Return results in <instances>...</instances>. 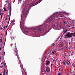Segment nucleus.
I'll use <instances>...</instances> for the list:
<instances>
[{
	"instance_id": "obj_38",
	"label": "nucleus",
	"mask_w": 75,
	"mask_h": 75,
	"mask_svg": "<svg viewBox=\"0 0 75 75\" xmlns=\"http://www.w3.org/2000/svg\"><path fill=\"white\" fill-rule=\"evenodd\" d=\"M49 57L50 58L51 57V56H50V55H49Z\"/></svg>"
},
{
	"instance_id": "obj_26",
	"label": "nucleus",
	"mask_w": 75,
	"mask_h": 75,
	"mask_svg": "<svg viewBox=\"0 0 75 75\" xmlns=\"http://www.w3.org/2000/svg\"><path fill=\"white\" fill-rule=\"evenodd\" d=\"M62 75V74H61L60 73H59L58 74H57V75Z\"/></svg>"
},
{
	"instance_id": "obj_42",
	"label": "nucleus",
	"mask_w": 75,
	"mask_h": 75,
	"mask_svg": "<svg viewBox=\"0 0 75 75\" xmlns=\"http://www.w3.org/2000/svg\"><path fill=\"white\" fill-rule=\"evenodd\" d=\"M0 75H3V74H0Z\"/></svg>"
},
{
	"instance_id": "obj_2",
	"label": "nucleus",
	"mask_w": 75,
	"mask_h": 75,
	"mask_svg": "<svg viewBox=\"0 0 75 75\" xmlns=\"http://www.w3.org/2000/svg\"><path fill=\"white\" fill-rule=\"evenodd\" d=\"M28 13V9L27 8H25V6H23V12L22 13L20 24L23 25L24 24V21H25V18H27Z\"/></svg>"
},
{
	"instance_id": "obj_34",
	"label": "nucleus",
	"mask_w": 75,
	"mask_h": 75,
	"mask_svg": "<svg viewBox=\"0 0 75 75\" xmlns=\"http://www.w3.org/2000/svg\"><path fill=\"white\" fill-rule=\"evenodd\" d=\"M2 25H3V21L2 22Z\"/></svg>"
},
{
	"instance_id": "obj_46",
	"label": "nucleus",
	"mask_w": 75,
	"mask_h": 75,
	"mask_svg": "<svg viewBox=\"0 0 75 75\" xmlns=\"http://www.w3.org/2000/svg\"><path fill=\"white\" fill-rule=\"evenodd\" d=\"M52 66H51V68H52Z\"/></svg>"
},
{
	"instance_id": "obj_48",
	"label": "nucleus",
	"mask_w": 75,
	"mask_h": 75,
	"mask_svg": "<svg viewBox=\"0 0 75 75\" xmlns=\"http://www.w3.org/2000/svg\"><path fill=\"white\" fill-rule=\"evenodd\" d=\"M1 14V13H0V15Z\"/></svg>"
},
{
	"instance_id": "obj_3",
	"label": "nucleus",
	"mask_w": 75,
	"mask_h": 75,
	"mask_svg": "<svg viewBox=\"0 0 75 75\" xmlns=\"http://www.w3.org/2000/svg\"><path fill=\"white\" fill-rule=\"evenodd\" d=\"M65 34V37L68 36L67 38H71V37H72L73 36L72 34L75 35V32L72 33H67Z\"/></svg>"
},
{
	"instance_id": "obj_39",
	"label": "nucleus",
	"mask_w": 75,
	"mask_h": 75,
	"mask_svg": "<svg viewBox=\"0 0 75 75\" xmlns=\"http://www.w3.org/2000/svg\"><path fill=\"white\" fill-rule=\"evenodd\" d=\"M26 32H27V33H28V30H27L26 31Z\"/></svg>"
},
{
	"instance_id": "obj_53",
	"label": "nucleus",
	"mask_w": 75,
	"mask_h": 75,
	"mask_svg": "<svg viewBox=\"0 0 75 75\" xmlns=\"http://www.w3.org/2000/svg\"><path fill=\"white\" fill-rule=\"evenodd\" d=\"M11 45H13V44H11Z\"/></svg>"
},
{
	"instance_id": "obj_16",
	"label": "nucleus",
	"mask_w": 75,
	"mask_h": 75,
	"mask_svg": "<svg viewBox=\"0 0 75 75\" xmlns=\"http://www.w3.org/2000/svg\"><path fill=\"white\" fill-rule=\"evenodd\" d=\"M67 31V30H64V32L63 33V34H65Z\"/></svg>"
},
{
	"instance_id": "obj_50",
	"label": "nucleus",
	"mask_w": 75,
	"mask_h": 75,
	"mask_svg": "<svg viewBox=\"0 0 75 75\" xmlns=\"http://www.w3.org/2000/svg\"><path fill=\"white\" fill-rule=\"evenodd\" d=\"M69 27H70V26H69Z\"/></svg>"
},
{
	"instance_id": "obj_37",
	"label": "nucleus",
	"mask_w": 75,
	"mask_h": 75,
	"mask_svg": "<svg viewBox=\"0 0 75 75\" xmlns=\"http://www.w3.org/2000/svg\"><path fill=\"white\" fill-rule=\"evenodd\" d=\"M66 22H65V21H64V24H65V23Z\"/></svg>"
},
{
	"instance_id": "obj_41",
	"label": "nucleus",
	"mask_w": 75,
	"mask_h": 75,
	"mask_svg": "<svg viewBox=\"0 0 75 75\" xmlns=\"http://www.w3.org/2000/svg\"><path fill=\"white\" fill-rule=\"evenodd\" d=\"M5 20H7V18L5 19Z\"/></svg>"
},
{
	"instance_id": "obj_11",
	"label": "nucleus",
	"mask_w": 75,
	"mask_h": 75,
	"mask_svg": "<svg viewBox=\"0 0 75 75\" xmlns=\"http://www.w3.org/2000/svg\"><path fill=\"white\" fill-rule=\"evenodd\" d=\"M19 63L20 66L21 67H22L23 64H21V61H20L19 60Z\"/></svg>"
},
{
	"instance_id": "obj_10",
	"label": "nucleus",
	"mask_w": 75,
	"mask_h": 75,
	"mask_svg": "<svg viewBox=\"0 0 75 75\" xmlns=\"http://www.w3.org/2000/svg\"><path fill=\"white\" fill-rule=\"evenodd\" d=\"M62 46H63V44L61 43L59 45V47H62Z\"/></svg>"
},
{
	"instance_id": "obj_9",
	"label": "nucleus",
	"mask_w": 75,
	"mask_h": 75,
	"mask_svg": "<svg viewBox=\"0 0 75 75\" xmlns=\"http://www.w3.org/2000/svg\"><path fill=\"white\" fill-rule=\"evenodd\" d=\"M32 4L31 5H30L29 6L30 7V8L33 7V6H35V5H36V4Z\"/></svg>"
},
{
	"instance_id": "obj_29",
	"label": "nucleus",
	"mask_w": 75,
	"mask_h": 75,
	"mask_svg": "<svg viewBox=\"0 0 75 75\" xmlns=\"http://www.w3.org/2000/svg\"><path fill=\"white\" fill-rule=\"evenodd\" d=\"M2 11L1 9H0V13H1V11Z\"/></svg>"
},
{
	"instance_id": "obj_5",
	"label": "nucleus",
	"mask_w": 75,
	"mask_h": 75,
	"mask_svg": "<svg viewBox=\"0 0 75 75\" xmlns=\"http://www.w3.org/2000/svg\"><path fill=\"white\" fill-rule=\"evenodd\" d=\"M32 30H36L35 31V33H38V32L37 31H42V29H41V28H32Z\"/></svg>"
},
{
	"instance_id": "obj_56",
	"label": "nucleus",
	"mask_w": 75,
	"mask_h": 75,
	"mask_svg": "<svg viewBox=\"0 0 75 75\" xmlns=\"http://www.w3.org/2000/svg\"><path fill=\"white\" fill-rule=\"evenodd\" d=\"M1 74V73L0 72V74Z\"/></svg>"
},
{
	"instance_id": "obj_35",
	"label": "nucleus",
	"mask_w": 75,
	"mask_h": 75,
	"mask_svg": "<svg viewBox=\"0 0 75 75\" xmlns=\"http://www.w3.org/2000/svg\"><path fill=\"white\" fill-rule=\"evenodd\" d=\"M1 56H0V60L1 59Z\"/></svg>"
},
{
	"instance_id": "obj_58",
	"label": "nucleus",
	"mask_w": 75,
	"mask_h": 75,
	"mask_svg": "<svg viewBox=\"0 0 75 75\" xmlns=\"http://www.w3.org/2000/svg\"><path fill=\"white\" fill-rule=\"evenodd\" d=\"M1 62V61H0V62Z\"/></svg>"
},
{
	"instance_id": "obj_28",
	"label": "nucleus",
	"mask_w": 75,
	"mask_h": 75,
	"mask_svg": "<svg viewBox=\"0 0 75 75\" xmlns=\"http://www.w3.org/2000/svg\"><path fill=\"white\" fill-rule=\"evenodd\" d=\"M4 72H6V69H4Z\"/></svg>"
},
{
	"instance_id": "obj_33",
	"label": "nucleus",
	"mask_w": 75,
	"mask_h": 75,
	"mask_svg": "<svg viewBox=\"0 0 75 75\" xmlns=\"http://www.w3.org/2000/svg\"><path fill=\"white\" fill-rule=\"evenodd\" d=\"M2 15H3V13H1V16H2Z\"/></svg>"
},
{
	"instance_id": "obj_21",
	"label": "nucleus",
	"mask_w": 75,
	"mask_h": 75,
	"mask_svg": "<svg viewBox=\"0 0 75 75\" xmlns=\"http://www.w3.org/2000/svg\"><path fill=\"white\" fill-rule=\"evenodd\" d=\"M64 72V69L62 68V73Z\"/></svg>"
},
{
	"instance_id": "obj_27",
	"label": "nucleus",
	"mask_w": 75,
	"mask_h": 75,
	"mask_svg": "<svg viewBox=\"0 0 75 75\" xmlns=\"http://www.w3.org/2000/svg\"><path fill=\"white\" fill-rule=\"evenodd\" d=\"M3 30H5V26H4V28H3Z\"/></svg>"
},
{
	"instance_id": "obj_14",
	"label": "nucleus",
	"mask_w": 75,
	"mask_h": 75,
	"mask_svg": "<svg viewBox=\"0 0 75 75\" xmlns=\"http://www.w3.org/2000/svg\"><path fill=\"white\" fill-rule=\"evenodd\" d=\"M55 52H56V50H53L52 52V53L53 54H55Z\"/></svg>"
},
{
	"instance_id": "obj_36",
	"label": "nucleus",
	"mask_w": 75,
	"mask_h": 75,
	"mask_svg": "<svg viewBox=\"0 0 75 75\" xmlns=\"http://www.w3.org/2000/svg\"><path fill=\"white\" fill-rule=\"evenodd\" d=\"M57 20H60V18H58Z\"/></svg>"
},
{
	"instance_id": "obj_51",
	"label": "nucleus",
	"mask_w": 75,
	"mask_h": 75,
	"mask_svg": "<svg viewBox=\"0 0 75 75\" xmlns=\"http://www.w3.org/2000/svg\"><path fill=\"white\" fill-rule=\"evenodd\" d=\"M41 26H42V25H41Z\"/></svg>"
},
{
	"instance_id": "obj_43",
	"label": "nucleus",
	"mask_w": 75,
	"mask_h": 75,
	"mask_svg": "<svg viewBox=\"0 0 75 75\" xmlns=\"http://www.w3.org/2000/svg\"><path fill=\"white\" fill-rule=\"evenodd\" d=\"M51 51H50V53H51Z\"/></svg>"
},
{
	"instance_id": "obj_8",
	"label": "nucleus",
	"mask_w": 75,
	"mask_h": 75,
	"mask_svg": "<svg viewBox=\"0 0 75 75\" xmlns=\"http://www.w3.org/2000/svg\"><path fill=\"white\" fill-rule=\"evenodd\" d=\"M65 62L67 65H69L70 64V62L68 60L66 61Z\"/></svg>"
},
{
	"instance_id": "obj_32",
	"label": "nucleus",
	"mask_w": 75,
	"mask_h": 75,
	"mask_svg": "<svg viewBox=\"0 0 75 75\" xmlns=\"http://www.w3.org/2000/svg\"><path fill=\"white\" fill-rule=\"evenodd\" d=\"M49 55H51V53H49Z\"/></svg>"
},
{
	"instance_id": "obj_31",
	"label": "nucleus",
	"mask_w": 75,
	"mask_h": 75,
	"mask_svg": "<svg viewBox=\"0 0 75 75\" xmlns=\"http://www.w3.org/2000/svg\"><path fill=\"white\" fill-rule=\"evenodd\" d=\"M2 29H3V28H0V30H2Z\"/></svg>"
},
{
	"instance_id": "obj_45",
	"label": "nucleus",
	"mask_w": 75,
	"mask_h": 75,
	"mask_svg": "<svg viewBox=\"0 0 75 75\" xmlns=\"http://www.w3.org/2000/svg\"><path fill=\"white\" fill-rule=\"evenodd\" d=\"M51 66H52V64H51Z\"/></svg>"
},
{
	"instance_id": "obj_18",
	"label": "nucleus",
	"mask_w": 75,
	"mask_h": 75,
	"mask_svg": "<svg viewBox=\"0 0 75 75\" xmlns=\"http://www.w3.org/2000/svg\"><path fill=\"white\" fill-rule=\"evenodd\" d=\"M1 64H3V65H4L5 66H6V64H5V63L4 62H2Z\"/></svg>"
},
{
	"instance_id": "obj_15",
	"label": "nucleus",
	"mask_w": 75,
	"mask_h": 75,
	"mask_svg": "<svg viewBox=\"0 0 75 75\" xmlns=\"http://www.w3.org/2000/svg\"><path fill=\"white\" fill-rule=\"evenodd\" d=\"M42 1V0H39V1H38V2L37 3V4H38V3H40V2H41V1Z\"/></svg>"
},
{
	"instance_id": "obj_54",
	"label": "nucleus",
	"mask_w": 75,
	"mask_h": 75,
	"mask_svg": "<svg viewBox=\"0 0 75 75\" xmlns=\"http://www.w3.org/2000/svg\"><path fill=\"white\" fill-rule=\"evenodd\" d=\"M53 61H54V59H53Z\"/></svg>"
},
{
	"instance_id": "obj_47",
	"label": "nucleus",
	"mask_w": 75,
	"mask_h": 75,
	"mask_svg": "<svg viewBox=\"0 0 75 75\" xmlns=\"http://www.w3.org/2000/svg\"><path fill=\"white\" fill-rule=\"evenodd\" d=\"M59 71H60V69H59Z\"/></svg>"
},
{
	"instance_id": "obj_23",
	"label": "nucleus",
	"mask_w": 75,
	"mask_h": 75,
	"mask_svg": "<svg viewBox=\"0 0 75 75\" xmlns=\"http://www.w3.org/2000/svg\"><path fill=\"white\" fill-rule=\"evenodd\" d=\"M5 74H6V72L4 71V72L3 73V75H5Z\"/></svg>"
},
{
	"instance_id": "obj_7",
	"label": "nucleus",
	"mask_w": 75,
	"mask_h": 75,
	"mask_svg": "<svg viewBox=\"0 0 75 75\" xmlns=\"http://www.w3.org/2000/svg\"><path fill=\"white\" fill-rule=\"evenodd\" d=\"M46 71L47 73H50V69L48 67H46Z\"/></svg>"
},
{
	"instance_id": "obj_20",
	"label": "nucleus",
	"mask_w": 75,
	"mask_h": 75,
	"mask_svg": "<svg viewBox=\"0 0 75 75\" xmlns=\"http://www.w3.org/2000/svg\"><path fill=\"white\" fill-rule=\"evenodd\" d=\"M62 63L63 64H64L65 65H66V64H65V62L63 61L62 62Z\"/></svg>"
},
{
	"instance_id": "obj_25",
	"label": "nucleus",
	"mask_w": 75,
	"mask_h": 75,
	"mask_svg": "<svg viewBox=\"0 0 75 75\" xmlns=\"http://www.w3.org/2000/svg\"><path fill=\"white\" fill-rule=\"evenodd\" d=\"M0 42H2V39H1L0 40Z\"/></svg>"
},
{
	"instance_id": "obj_4",
	"label": "nucleus",
	"mask_w": 75,
	"mask_h": 75,
	"mask_svg": "<svg viewBox=\"0 0 75 75\" xmlns=\"http://www.w3.org/2000/svg\"><path fill=\"white\" fill-rule=\"evenodd\" d=\"M15 46V49H14V48H13V50H14L15 52V54L16 55V56L18 57V59H19V60H20V59L19 58H20V57H19V56H18V50H17V48L16 47V45Z\"/></svg>"
},
{
	"instance_id": "obj_22",
	"label": "nucleus",
	"mask_w": 75,
	"mask_h": 75,
	"mask_svg": "<svg viewBox=\"0 0 75 75\" xmlns=\"http://www.w3.org/2000/svg\"><path fill=\"white\" fill-rule=\"evenodd\" d=\"M72 66L73 67H72V68H74V63H73V64L72 63Z\"/></svg>"
},
{
	"instance_id": "obj_57",
	"label": "nucleus",
	"mask_w": 75,
	"mask_h": 75,
	"mask_svg": "<svg viewBox=\"0 0 75 75\" xmlns=\"http://www.w3.org/2000/svg\"><path fill=\"white\" fill-rule=\"evenodd\" d=\"M64 25L65 26V25Z\"/></svg>"
},
{
	"instance_id": "obj_1",
	"label": "nucleus",
	"mask_w": 75,
	"mask_h": 75,
	"mask_svg": "<svg viewBox=\"0 0 75 75\" xmlns=\"http://www.w3.org/2000/svg\"><path fill=\"white\" fill-rule=\"evenodd\" d=\"M64 13H55L54 14L52 15V16L50 17L47 19V21H46L45 23V27H46L47 26H48V24L50 22H51V21L52 20V18H55L56 17L57 18V17H62L61 18L62 19H63L64 17H65V16L64 15Z\"/></svg>"
},
{
	"instance_id": "obj_6",
	"label": "nucleus",
	"mask_w": 75,
	"mask_h": 75,
	"mask_svg": "<svg viewBox=\"0 0 75 75\" xmlns=\"http://www.w3.org/2000/svg\"><path fill=\"white\" fill-rule=\"evenodd\" d=\"M59 26V24H56L55 25L52 24V26L53 28H57Z\"/></svg>"
},
{
	"instance_id": "obj_30",
	"label": "nucleus",
	"mask_w": 75,
	"mask_h": 75,
	"mask_svg": "<svg viewBox=\"0 0 75 75\" xmlns=\"http://www.w3.org/2000/svg\"><path fill=\"white\" fill-rule=\"evenodd\" d=\"M1 19H2V16L1 15Z\"/></svg>"
},
{
	"instance_id": "obj_55",
	"label": "nucleus",
	"mask_w": 75,
	"mask_h": 75,
	"mask_svg": "<svg viewBox=\"0 0 75 75\" xmlns=\"http://www.w3.org/2000/svg\"><path fill=\"white\" fill-rule=\"evenodd\" d=\"M64 58H65V57H64Z\"/></svg>"
},
{
	"instance_id": "obj_24",
	"label": "nucleus",
	"mask_w": 75,
	"mask_h": 75,
	"mask_svg": "<svg viewBox=\"0 0 75 75\" xmlns=\"http://www.w3.org/2000/svg\"><path fill=\"white\" fill-rule=\"evenodd\" d=\"M10 12L9 13V14H11V9H10Z\"/></svg>"
},
{
	"instance_id": "obj_52",
	"label": "nucleus",
	"mask_w": 75,
	"mask_h": 75,
	"mask_svg": "<svg viewBox=\"0 0 75 75\" xmlns=\"http://www.w3.org/2000/svg\"><path fill=\"white\" fill-rule=\"evenodd\" d=\"M1 68H3V66H2V67H1Z\"/></svg>"
},
{
	"instance_id": "obj_19",
	"label": "nucleus",
	"mask_w": 75,
	"mask_h": 75,
	"mask_svg": "<svg viewBox=\"0 0 75 75\" xmlns=\"http://www.w3.org/2000/svg\"><path fill=\"white\" fill-rule=\"evenodd\" d=\"M11 9V6H10L9 7H8V10H9V12H10V9Z\"/></svg>"
},
{
	"instance_id": "obj_44",
	"label": "nucleus",
	"mask_w": 75,
	"mask_h": 75,
	"mask_svg": "<svg viewBox=\"0 0 75 75\" xmlns=\"http://www.w3.org/2000/svg\"><path fill=\"white\" fill-rule=\"evenodd\" d=\"M65 61V60H64V61Z\"/></svg>"
},
{
	"instance_id": "obj_17",
	"label": "nucleus",
	"mask_w": 75,
	"mask_h": 75,
	"mask_svg": "<svg viewBox=\"0 0 75 75\" xmlns=\"http://www.w3.org/2000/svg\"><path fill=\"white\" fill-rule=\"evenodd\" d=\"M4 8L5 11H7V10L6 9V8H5V7H4Z\"/></svg>"
},
{
	"instance_id": "obj_40",
	"label": "nucleus",
	"mask_w": 75,
	"mask_h": 75,
	"mask_svg": "<svg viewBox=\"0 0 75 75\" xmlns=\"http://www.w3.org/2000/svg\"><path fill=\"white\" fill-rule=\"evenodd\" d=\"M0 50H1V47H0Z\"/></svg>"
},
{
	"instance_id": "obj_59",
	"label": "nucleus",
	"mask_w": 75,
	"mask_h": 75,
	"mask_svg": "<svg viewBox=\"0 0 75 75\" xmlns=\"http://www.w3.org/2000/svg\"><path fill=\"white\" fill-rule=\"evenodd\" d=\"M9 19H10V18H9Z\"/></svg>"
},
{
	"instance_id": "obj_12",
	"label": "nucleus",
	"mask_w": 75,
	"mask_h": 75,
	"mask_svg": "<svg viewBox=\"0 0 75 75\" xmlns=\"http://www.w3.org/2000/svg\"><path fill=\"white\" fill-rule=\"evenodd\" d=\"M50 61H48L47 62L45 63L46 65H49L50 64Z\"/></svg>"
},
{
	"instance_id": "obj_49",
	"label": "nucleus",
	"mask_w": 75,
	"mask_h": 75,
	"mask_svg": "<svg viewBox=\"0 0 75 75\" xmlns=\"http://www.w3.org/2000/svg\"><path fill=\"white\" fill-rule=\"evenodd\" d=\"M72 28H75V27H73Z\"/></svg>"
},
{
	"instance_id": "obj_13",
	"label": "nucleus",
	"mask_w": 75,
	"mask_h": 75,
	"mask_svg": "<svg viewBox=\"0 0 75 75\" xmlns=\"http://www.w3.org/2000/svg\"><path fill=\"white\" fill-rule=\"evenodd\" d=\"M16 37L14 36H12V40H14L15 38Z\"/></svg>"
}]
</instances>
